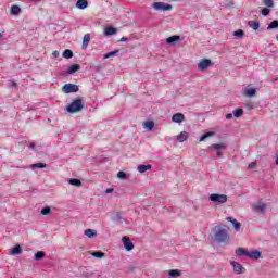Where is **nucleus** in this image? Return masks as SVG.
Masks as SVG:
<instances>
[{
  "instance_id": "obj_1",
  "label": "nucleus",
  "mask_w": 278,
  "mask_h": 278,
  "mask_svg": "<svg viewBox=\"0 0 278 278\" xmlns=\"http://www.w3.org/2000/svg\"><path fill=\"white\" fill-rule=\"evenodd\" d=\"M213 242L217 244H229L231 237L229 236V226L225 224H218L213 228V236H211Z\"/></svg>"
},
{
  "instance_id": "obj_2",
  "label": "nucleus",
  "mask_w": 278,
  "mask_h": 278,
  "mask_svg": "<svg viewBox=\"0 0 278 278\" xmlns=\"http://www.w3.org/2000/svg\"><path fill=\"white\" fill-rule=\"evenodd\" d=\"M68 114H77L84 110V99L77 98L70 105L65 108Z\"/></svg>"
},
{
  "instance_id": "obj_3",
  "label": "nucleus",
  "mask_w": 278,
  "mask_h": 278,
  "mask_svg": "<svg viewBox=\"0 0 278 278\" xmlns=\"http://www.w3.org/2000/svg\"><path fill=\"white\" fill-rule=\"evenodd\" d=\"M208 151H217L216 152L217 157H223L222 151H227V144L226 143H213L208 147Z\"/></svg>"
},
{
  "instance_id": "obj_4",
  "label": "nucleus",
  "mask_w": 278,
  "mask_h": 278,
  "mask_svg": "<svg viewBox=\"0 0 278 278\" xmlns=\"http://www.w3.org/2000/svg\"><path fill=\"white\" fill-rule=\"evenodd\" d=\"M152 8H154L156 12H170V10H173V5L166 2H154L152 3Z\"/></svg>"
},
{
  "instance_id": "obj_5",
  "label": "nucleus",
  "mask_w": 278,
  "mask_h": 278,
  "mask_svg": "<svg viewBox=\"0 0 278 278\" xmlns=\"http://www.w3.org/2000/svg\"><path fill=\"white\" fill-rule=\"evenodd\" d=\"M208 200L212 201V203H227V195L226 194H218V193H212L208 197Z\"/></svg>"
},
{
  "instance_id": "obj_6",
  "label": "nucleus",
  "mask_w": 278,
  "mask_h": 278,
  "mask_svg": "<svg viewBox=\"0 0 278 278\" xmlns=\"http://www.w3.org/2000/svg\"><path fill=\"white\" fill-rule=\"evenodd\" d=\"M210 66H214V63L212 62V60H210V59H202L200 61V63L198 64V71L203 73V72L207 71V68H210Z\"/></svg>"
},
{
  "instance_id": "obj_7",
  "label": "nucleus",
  "mask_w": 278,
  "mask_h": 278,
  "mask_svg": "<svg viewBox=\"0 0 278 278\" xmlns=\"http://www.w3.org/2000/svg\"><path fill=\"white\" fill-rule=\"evenodd\" d=\"M62 91L65 93V94H71L73 92H79V86L75 85V84H65L63 87H62Z\"/></svg>"
},
{
  "instance_id": "obj_8",
  "label": "nucleus",
  "mask_w": 278,
  "mask_h": 278,
  "mask_svg": "<svg viewBox=\"0 0 278 278\" xmlns=\"http://www.w3.org/2000/svg\"><path fill=\"white\" fill-rule=\"evenodd\" d=\"M230 264L233 267V273H236V275H244V273H247V268H244L242 264L236 261H232Z\"/></svg>"
},
{
  "instance_id": "obj_9",
  "label": "nucleus",
  "mask_w": 278,
  "mask_h": 278,
  "mask_svg": "<svg viewBox=\"0 0 278 278\" xmlns=\"http://www.w3.org/2000/svg\"><path fill=\"white\" fill-rule=\"evenodd\" d=\"M122 242L126 251H134V242H131V239H129V237H123Z\"/></svg>"
},
{
  "instance_id": "obj_10",
  "label": "nucleus",
  "mask_w": 278,
  "mask_h": 278,
  "mask_svg": "<svg viewBox=\"0 0 278 278\" xmlns=\"http://www.w3.org/2000/svg\"><path fill=\"white\" fill-rule=\"evenodd\" d=\"M226 220H228V223H231L235 231H240V229L242 228V224L240 222H237V219L233 217H226Z\"/></svg>"
},
{
  "instance_id": "obj_11",
  "label": "nucleus",
  "mask_w": 278,
  "mask_h": 278,
  "mask_svg": "<svg viewBox=\"0 0 278 278\" xmlns=\"http://www.w3.org/2000/svg\"><path fill=\"white\" fill-rule=\"evenodd\" d=\"M80 70H81V65H79V64H72L67 68L66 75H75V73H77V71H80Z\"/></svg>"
},
{
  "instance_id": "obj_12",
  "label": "nucleus",
  "mask_w": 278,
  "mask_h": 278,
  "mask_svg": "<svg viewBox=\"0 0 278 278\" xmlns=\"http://www.w3.org/2000/svg\"><path fill=\"white\" fill-rule=\"evenodd\" d=\"M113 220L117 225H123V223H127V219L123 218V213L121 212L115 213V215L113 216Z\"/></svg>"
},
{
  "instance_id": "obj_13",
  "label": "nucleus",
  "mask_w": 278,
  "mask_h": 278,
  "mask_svg": "<svg viewBox=\"0 0 278 278\" xmlns=\"http://www.w3.org/2000/svg\"><path fill=\"white\" fill-rule=\"evenodd\" d=\"M173 123H184L186 121V116L182 113H176L172 116Z\"/></svg>"
},
{
  "instance_id": "obj_14",
  "label": "nucleus",
  "mask_w": 278,
  "mask_h": 278,
  "mask_svg": "<svg viewBox=\"0 0 278 278\" xmlns=\"http://www.w3.org/2000/svg\"><path fill=\"white\" fill-rule=\"evenodd\" d=\"M248 257L250 260H260V257H262V251L254 250L252 252H249Z\"/></svg>"
},
{
  "instance_id": "obj_15",
  "label": "nucleus",
  "mask_w": 278,
  "mask_h": 278,
  "mask_svg": "<svg viewBox=\"0 0 278 278\" xmlns=\"http://www.w3.org/2000/svg\"><path fill=\"white\" fill-rule=\"evenodd\" d=\"M181 40V37L179 35L170 36L166 39V45H175V42H179Z\"/></svg>"
},
{
  "instance_id": "obj_16",
  "label": "nucleus",
  "mask_w": 278,
  "mask_h": 278,
  "mask_svg": "<svg viewBox=\"0 0 278 278\" xmlns=\"http://www.w3.org/2000/svg\"><path fill=\"white\" fill-rule=\"evenodd\" d=\"M254 212H261V214H264L266 212V204L260 202L258 204H255L253 206Z\"/></svg>"
},
{
  "instance_id": "obj_17",
  "label": "nucleus",
  "mask_w": 278,
  "mask_h": 278,
  "mask_svg": "<svg viewBox=\"0 0 278 278\" xmlns=\"http://www.w3.org/2000/svg\"><path fill=\"white\" fill-rule=\"evenodd\" d=\"M76 8L78 10H86V8H88V0H77Z\"/></svg>"
},
{
  "instance_id": "obj_18",
  "label": "nucleus",
  "mask_w": 278,
  "mask_h": 278,
  "mask_svg": "<svg viewBox=\"0 0 278 278\" xmlns=\"http://www.w3.org/2000/svg\"><path fill=\"white\" fill-rule=\"evenodd\" d=\"M190 138V135L187 131H182L177 136L178 142H186Z\"/></svg>"
},
{
  "instance_id": "obj_19",
  "label": "nucleus",
  "mask_w": 278,
  "mask_h": 278,
  "mask_svg": "<svg viewBox=\"0 0 278 278\" xmlns=\"http://www.w3.org/2000/svg\"><path fill=\"white\" fill-rule=\"evenodd\" d=\"M244 94H245V97H255V94H257V90L255 88L247 87L244 89Z\"/></svg>"
},
{
  "instance_id": "obj_20",
  "label": "nucleus",
  "mask_w": 278,
  "mask_h": 278,
  "mask_svg": "<svg viewBox=\"0 0 278 278\" xmlns=\"http://www.w3.org/2000/svg\"><path fill=\"white\" fill-rule=\"evenodd\" d=\"M236 255H238L239 257H242V256L249 257V251L244 250V248H238L236 250Z\"/></svg>"
},
{
  "instance_id": "obj_21",
  "label": "nucleus",
  "mask_w": 278,
  "mask_h": 278,
  "mask_svg": "<svg viewBox=\"0 0 278 278\" xmlns=\"http://www.w3.org/2000/svg\"><path fill=\"white\" fill-rule=\"evenodd\" d=\"M23 253V248L20 244L15 245L12 250L10 255H21Z\"/></svg>"
},
{
  "instance_id": "obj_22",
  "label": "nucleus",
  "mask_w": 278,
  "mask_h": 278,
  "mask_svg": "<svg viewBox=\"0 0 278 278\" xmlns=\"http://www.w3.org/2000/svg\"><path fill=\"white\" fill-rule=\"evenodd\" d=\"M118 30L112 26H109L104 29V35L106 36H114Z\"/></svg>"
},
{
  "instance_id": "obj_23",
  "label": "nucleus",
  "mask_w": 278,
  "mask_h": 278,
  "mask_svg": "<svg viewBox=\"0 0 278 278\" xmlns=\"http://www.w3.org/2000/svg\"><path fill=\"white\" fill-rule=\"evenodd\" d=\"M18 14H21V7L12 5L11 7V15L12 16H18Z\"/></svg>"
},
{
  "instance_id": "obj_24",
  "label": "nucleus",
  "mask_w": 278,
  "mask_h": 278,
  "mask_svg": "<svg viewBox=\"0 0 278 278\" xmlns=\"http://www.w3.org/2000/svg\"><path fill=\"white\" fill-rule=\"evenodd\" d=\"M248 25L249 27H251V29H254V31H257V29H260V23L257 21H249Z\"/></svg>"
},
{
  "instance_id": "obj_25",
  "label": "nucleus",
  "mask_w": 278,
  "mask_h": 278,
  "mask_svg": "<svg viewBox=\"0 0 278 278\" xmlns=\"http://www.w3.org/2000/svg\"><path fill=\"white\" fill-rule=\"evenodd\" d=\"M144 129H148L149 131L153 130V127H155V122L153 121H147L143 124Z\"/></svg>"
},
{
  "instance_id": "obj_26",
  "label": "nucleus",
  "mask_w": 278,
  "mask_h": 278,
  "mask_svg": "<svg viewBox=\"0 0 278 278\" xmlns=\"http://www.w3.org/2000/svg\"><path fill=\"white\" fill-rule=\"evenodd\" d=\"M151 168H152L151 164L138 165L137 170H139V173H147V170H151Z\"/></svg>"
},
{
  "instance_id": "obj_27",
  "label": "nucleus",
  "mask_w": 278,
  "mask_h": 278,
  "mask_svg": "<svg viewBox=\"0 0 278 278\" xmlns=\"http://www.w3.org/2000/svg\"><path fill=\"white\" fill-rule=\"evenodd\" d=\"M168 277H181V271L179 269H172L167 273Z\"/></svg>"
},
{
  "instance_id": "obj_28",
  "label": "nucleus",
  "mask_w": 278,
  "mask_h": 278,
  "mask_svg": "<svg viewBox=\"0 0 278 278\" xmlns=\"http://www.w3.org/2000/svg\"><path fill=\"white\" fill-rule=\"evenodd\" d=\"M89 42H90V34H86L83 38V49H88Z\"/></svg>"
},
{
  "instance_id": "obj_29",
  "label": "nucleus",
  "mask_w": 278,
  "mask_h": 278,
  "mask_svg": "<svg viewBox=\"0 0 278 278\" xmlns=\"http://www.w3.org/2000/svg\"><path fill=\"white\" fill-rule=\"evenodd\" d=\"M216 132L214 131H208V132H205L204 135H202L200 137V142H204V140H207V138H212V136H215Z\"/></svg>"
},
{
  "instance_id": "obj_30",
  "label": "nucleus",
  "mask_w": 278,
  "mask_h": 278,
  "mask_svg": "<svg viewBox=\"0 0 278 278\" xmlns=\"http://www.w3.org/2000/svg\"><path fill=\"white\" fill-rule=\"evenodd\" d=\"M85 236H87V238H97V230L86 229Z\"/></svg>"
},
{
  "instance_id": "obj_31",
  "label": "nucleus",
  "mask_w": 278,
  "mask_h": 278,
  "mask_svg": "<svg viewBox=\"0 0 278 278\" xmlns=\"http://www.w3.org/2000/svg\"><path fill=\"white\" fill-rule=\"evenodd\" d=\"M45 255V251H38L35 253L34 260H36V262H40V260H43Z\"/></svg>"
},
{
  "instance_id": "obj_32",
  "label": "nucleus",
  "mask_w": 278,
  "mask_h": 278,
  "mask_svg": "<svg viewBox=\"0 0 278 278\" xmlns=\"http://www.w3.org/2000/svg\"><path fill=\"white\" fill-rule=\"evenodd\" d=\"M243 114H244V110H242V108L236 109L233 111L235 118H240Z\"/></svg>"
},
{
  "instance_id": "obj_33",
  "label": "nucleus",
  "mask_w": 278,
  "mask_h": 278,
  "mask_svg": "<svg viewBox=\"0 0 278 278\" xmlns=\"http://www.w3.org/2000/svg\"><path fill=\"white\" fill-rule=\"evenodd\" d=\"M263 5L265 8H275V1L274 0H262Z\"/></svg>"
},
{
  "instance_id": "obj_34",
  "label": "nucleus",
  "mask_w": 278,
  "mask_h": 278,
  "mask_svg": "<svg viewBox=\"0 0 278 278\" xmlns=\"http://www.w3.org/2000/svg\"><path fill=\"white\" fill-rule=\"evenodd\" d=\"M63 58H65V60H71V58H73V50L71 49L64 50Z\"/></svg>"
},
{
  "instance_id": "obj_35",
  "label": "nucleus",
  "mask_w": 278,
  "mask_h": 278,
  "mask_svg": "<svg viewBox=\"0 0 278 278\" xmlns=\"http://www.w3.org/2000/svg\"><path fill=\"white\" fill-rule=\"evenodd\" d=\"M119 53V50H114V51H111V52H108L106 54H104V60H108L109 58H114V55H118Z\"/></svg>"
},
{
  "instance_id": "obj_36",
  "label": "nucleus",
  "mask_w": 278,
  "mask_h": 278,
  "mask_svg": "<svg viewBox=\"0 0 278 278\" xmlns=\"http://www.w3.org/2000/svg\"><path fill=\"white\" fill-rule=\"evenodd\" d=\"M91 255L93 257H96L97 260H102V257H105V253H103L101 251H96V252L91 253Z\"/></svg>"
},
{
  "instance_id": "obj_37",
  "label": "nucleus",
  "mask_w": 278,
  "mask_h": 278,
  "mask_svg": "<svg viewBox=\"0 0 278 278\" xmlns=\"http://www.w3.org/2000/svg\"><path fill=\"white\" fill-rule=\"evenodd\" d=\"M70 184H71V186H76L77 188H79V186H81V180H79L77 178H72V179H70Z\"/></svg>"
},
{
  "instance_id": "obj_38",
  "label": "nucleus",
  "mask_w": 278,
  "mask_h": 278,
  "mask_svg": "<svg viewBox=\"0 0 278 278\" xmlns=\"http://www.w3.org/2000/svg\"><path fill=\"white\" fill-rule=\"evenodd\" d=\"M268 30L278 29V21L274 20L267 27Z\"/></svg>"
},
{
  "instance_id": "obj_39",
  "label": "nucleus",
  "mask_w": 278,
  "mask_h": 278,
  "mask_svg": "<svg viewBox=\"0 0 278 278\" xmlns=\"http://www.w3.org/2000/svg\"><path fill=\"white\" fill-rule=\"evenodd\" d=\"M232 35L236 36L237 38H244V30L238 29V30L233 31Z\"/></svg>"
},
{
  "instance_id": "obj_40",
  "label": "nucleus",
  "mask_w": 278,
  "mask_h": 278,
  "mask_svg": "<svg viewBox=\"0 0 278 278\" xmlns=\"http://www.w3.org/2000/svg\"><path fill=\"white\" fill-rule=\"evenodd\" d=\"M261 14L262 16H268V14H270V8L265 7L261 10Z\"/></svg>"
},
{
  "instance_id": "obj_41",
  "label": "nucleus",
  "mask_w": 278,
  "mask_h": 278,
  "mask_svg": "<svg viewBox=\"0 0 278 278\" xmlns=\"http://www.w3.org/2000/svg\"><path fill=\"white\" fill-rule=\"evenodd\" d=\"M41 214L42 216H49V214H51V207L46 206L41 210Z\"/></svg>"
},
{
  "instance_id": "obj_42",
  "label": "nucleus",
  "mask_w": 278,
  "mask_h": 278,
  "mask_svg": "<svg viewBox=\"0 0 278 278\" xmlns=\"http://www.w3.org/2000/svg\"><path fill=\"white\" fill-rule=\"evenodd\" d=\"M47 166V164L45 163H37V164H33L31 168H45Z\"/></svg>"
},
{
  "instance_id": "obj_43",
  "label": "nucleus",
  "mask_w": 278,
  "mask_h": 278,
  "mask_svg": "<svg viewBox=\"0 0 278 278\" xmlns=\"http://www.w3.org/2000/svg\"><path fill=\"white\" fill-rule=\"evenodd\" d=\"M245 109H247V110H254V109H255V103H254V102H248V103H245Z\"/></svg>"
},
{
  "instance_id": "obj_44",
  "label": "nucleus",
  "mask_w": 278,
  "mask_h": 278,
  "mask_svg": "<svg viewBox=\"0 0 278 278\" xmlns=\"http://www.w3.org/2000/svg\"><path fill=\"white\" fill-rule=\"evenodd\" d=\"M117 178L118 179H127V174L125 172H118L117 173Z\"/></svg>"
},
{
  "instance_id": "obj_45",
  "label": "nucleus",
  "mask_w": 278,
  "mask_h": 278,
  "mask_svg": "<svg viewBox=\"0 0 278 278\" xmlns=\"http://www.w3.org/2000/svg\"><path fill=\"white\" fill-rule=\"evenodd\" d=\"M9 88H18V83H16L14 80H10L9 81Z\"/></svg>"
},
{
  "instance_id": "obj_46",
  "label": "nucleus",
  "mask_w": 278,
  "mask_h": 278,
  "mask_svg": "<svg viewBox=\"0 0 278 278\" xmlns=\"http://www.w3.org/2000/svg\"><path fill=\"white\" fill-rule=\"evenodd\" d=\"M231 118H233V114L228 113V114L226 115V119H227V121H231Z\"/></svg>"
},
{
  "instance_id": "obj_47",
  "label": "nucleus",
  "mask_w": 278,
  "mask_h": 278,
  "mask_svg": "<svg viewBox=\"0 0 278 278\" xmlns=\"http://www.w3.org/2000/svg\"><path fill=\"white\" fill-rule=\"evenodd\" d=\"M112 192H114V188H109L105 190L106 194H112Z\"/></svg>"
},
{
  "instance_id": "obj_48",
  "label": "nucleus",
  "mask_w": 278,
  "mask_h": 278,
  "mask_svg": "<svg viewBox=\"0 0 278 278\" xmlns=\"http://www.w3.org/2000/svg\"><path fill=\"white\" fill-rule=\"evenodd\" d=\"M52 55H54V58H60V52L59 51H53Z\"/></svg>"
},
{
  "instance_id": "obj_49",
  "label": "nucleus",
  "mask_w": 278,
  "mask_h": 278,
  "mask_svg": "<svg viewBox=\"0 0 278 278\" xmlns=\"http://www.w3.org/2000/svg\"><path fill=\"white\" fill-rule=\"evenodd\" d=\"M248 168H255V162H252L248 165Z\"/></svg>"
},
{
  "instance_id": "obj_50",
  "label": "nucleus",
  "mask_w": 278,
  "mask_h": 278,
  "mask_svg": "<svg viewBox=\"0 0 278 278\" xmlns=\"http://www.w3.org/2000/svg\"><path fill=\"white\" fill-rule=\"evenodd\" d=\"M127 40H128L127 37H122V38L119 39V42H127Z\"/></svg>"
},
{
  "instance_id": "obj_51",
  "label": "nucleus",
  "mask_w": 278,
  "mask_h": 278,
  "mask_svg": "<svg viewBox=\"0 0 278 278\" xmlns=\"http://www.w3.org/2000/svg\"><path fill=\"white\" fill-rule=\"evenodd\" d=\"M28 148H29V149H36V144L30 143V144L28 146Z\"/></svg>"
},
{
  "instance_id": "obj_52",
  "label": "nucleus",
  "mask_w": 278,
  "mask_h": 278,
  "mask_svg": "<svg viewBox=\"0 0 278 278\" xmlns=\"http://www.w3.org/2000/svg\"><path fill=\"white\" fill-rule=\"evenodd\" d=\"M0 38H3V34L0 33Z\"/></svg>"
},
{
  "instance_id": "obj_53",
  "label": "nucleus",
  "mask_w": 278,
  "mask_h": 278,
  "mask_svg": "<svg viewBox=\"0 0 278 278\" xmlns=\"http://www.w3.org/2000/svg\"><path fill=\"white\" fill-rule=\"evenodd\" d=\"M30 1H40V0H30Z\"/></svg>"
}]
</instances>
